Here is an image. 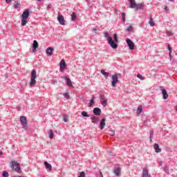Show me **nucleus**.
<instances>
[{"mask_svg":"<svg viewBox=\"0 0 177 177\" xmlns=\"http://www.w3.org/2000/svg\"><path fill=\"white\" fill-rule=\"evenodd\" d=\"M164 171L165 174H169V169L167 167H165Z\"/></svg>","mask_w":177,"mask_h":177,"instance_id":"obj_36","label":"nucleus"},{"mask_svg":"<svg viewBox=\"0 0 177 177\" xmlns=\"http://www.w3.org/2000/svg\"><path fill=\"white\" fill-rule=\"evenodd\" d=\"M110 135H111V136H114V135H115V131H113V130H111V133H110Z\"/></svg>","mask_w":177,"mask_h":177,"instance_id":"obj_41","label":"nucleus"},{"mask_svg":"<svg viewBox=\"0 0 177 177\" xmlns=\"http://www.w3.org/2000/svg\"><path fill=\"white\" fill-rule=\"evenodd\" d=\"M48 8H50V6H48Z\"/></svg>","mask_w":177,"mask_h":177,"instance_id":"obj_53","label":"nucleus"},{"mask_svg":"<svg viewBox=\"0 0 177 177\" xmlns=\"http://www.w3.org/2000/svg\"><path fill=\"white\" fill-rule=\"evenodd\" d=\"M104 37L107 38L108 44L110 45L111 48L113 49H117L118 48V45H117V44H118V36L117 34L113 35V37H111L107 32H104Z\"/></svg>","mask_w":177,"mask_h":177,"instance_id":"obj_1","label":"nucleus"},{"mask_svg":"<svg viewBox=\"0 0 177 177\" xmlns=\"http://www.w3.org/2000/svg\"><path fill=\"white\" fill-rule=\"evenodd\" d=\"M133 27L132 26H128L127 28V31H131V30H132Z\"/></svg>","mask_w":177,"mask_h":177,"instance_id":"obj_42","label":"nucleus"},{"mask_svg":"<svg viewBox=\"0 0 177 177\" xmlns=\"http://www.w3.org/2000/svg\"><path fill=\"white\" fill-rule=\"evenodd\" d=\"M6 3H10L12 0H6Z\"/></svg>","mask_w":177,"mask_h":177,"instance_id":"obj_46","label":"nucleus"},{"mask_svg":"<svg viewBox=\"0 0 177 177\" xmlns=\"http://www.w3.org/2000/svg\"><path fill=\"white\" fill-rule=\"evenodd\" d=\"M72 21H74L77 19V15H75V12H73L72 15Z\"/></svg>","mask_w":177,"mask_h":177,"instance_id":"obj_33","label":"nucleus"},{"mask_svg":"<svg viewBox=\"0 0 177 177\" xmlns=\"http://www.w3.org/2000/svg\"><path fill=\"white\" fill-rule=\"evenodd\" d=\"M142 177H151V176L149 174V170H147V169H143Z\"/></svg>","mask_w":177,"mask_h":177,"instance_id":"obj_16","label":"nucleus"},{"mask_svg":"<svg viewBox=\"0 0 177 177\" xmlns=\"http://www.w3.org/2000/svg\"><path fill=\"white\" fill-rule=\"evenodd\" d=\"M153 131H151L150 132H149V135H150V140H152V139H153Z\"/></svg>","mask_w":177,"mask_h":177,"instance_id":"obj_40","label":"nucleus"},{"mask_svg":"<svg viewBox=\"0 0 177 177\" xmlns=\"http://www.w3.org/2000/svg\"><path fill=\"white\" fill-rule=\"evenodd\" d=\"M3 153L2 151H0V156H3Z\"/></svg>","mask_w":177,"mask_h":177,"instance_id":"obj_50","label":"nucleus"},{"mask_svg":"<svg viewBox=\"0 0 177 177\" xmlns=\"http://www.w3.org/2000/svg\"><path fill=\"white\" fill-rule=\"evenodd\" d=\"M149 24L151 26V27H154L155 23H154V21L153 20V18L151 17L149 18Z\"/></svg>","mask_w":177,"mask_h":177,"instance_id":"obj_25","label":"nucleus"},{"mask_svg":"<svg viewBox=\"0 0 177 177\" xmlns=\"http://www.w3.org/2000/svg\"><path fill=\"white\" fill-rule=\"evenodd\" d=\"M38 46H39V44H38V41H37V40H34L33 44H32L33 52H35L37 50V48H38Z\"/></svg>","mask_w":177,"mask_h":177,"instance_id":"obj_17","label":"nucleus"},{"mask_svg":"<svg viewBox=\"0 0 177 177\" xmlns=\"http://www.w3.org/2000/svg\"><path fill=\"white\" fill-rule=\"evenodd\" d=\"M142 111H143V106H142V105H140L137 109V115H140V114H142Z\"/></svg>","mask_w":177,"mask_h":177,"instance_id":"obj_21","label":"nucleus"},{"mask_svg":"<svg viewBox=\"0 0 177 177\" xmlns=\"http://www.w3.org/2000/svg\"><path fill=\"white\" fill-rule=\"evenodd\" d=\"M122 21L125 22V13L124 12L122 13Z\"/></svg>","mask_w":177,"mask_h":177,"instance_id":"obj_38","label":"nucleus"},{"mask_svg":"<svg viewBox=\"0 0 177 177\" xmlns=\"http://www.w3.org/2000/svg\"><path fill=\"white\" fill-rule=\"evenodd\" d=\"M136 7V2L135 0H130V8L131 9H135Z\"/></svg>","mask_w":177,"mask_h":177,"instance_id":"obj_20","label":"nucleus"},{"mask_svg":"<svg viewBox=\"0 0 177 177\" xmlns=\"http://www.w3.org/2000/svg\"><path fill=\"white\" fill-rule=\"evenodd\" d=\"M29 17H30V10H28V9H26L24 11L21 15V19H28Z\"/></svg>","mask_w":177,"mask_h":177,"instance_id":"obj_10","label":"nucleus"},{"mask_svg":"<svg viewBox=\"0 0 177 177\" xmlns=\"http://www.w3.org/2000/svg\"><path fill=\"white\" fill-rule=\"evenodd\" d=\"M101 74H102V75H104L106 78L109 77V73L105 72L104 70L101 71Z\"/></svg>","mask_w":177,"mask_h":177,"instance_id":"obj_30","label":"nucleus"},{"mask_svg":"<svg viewBox=\"0 0 177 177\" xmlns=\"http://www.w3.org/2000/svg\"><path fill=\"white\" fill-rule=\"evenodd\" d=\"M93 32L96 33V31H97V28H93Z\"/></svg>","mask_w":177,"mask_h":177,"instance_id":"obj_45","label":"nucleus"},{"mask_svg":"<svg viewBox=\"0 0 177 177\" xmlns=\"http://www.w3.org/2000/svg\"><path fill=\"white\" fill-rule=\"evenodd\" d=\"M64 96L65 99H70V94H68V93H64Z\"/></svg>","mask_w":177,"mask_h":177,"instance_id":"obj_35","label":"nucleus"},{"mask_svg":"<svg viewBox=\"0 0 177 177\" xmlns=\"http://www.w3.org/2000/svg\"><path fill=\"white\" fill-rule=\"evenodd\" d=\"M11 165L12 168L16 171L18 174H21V169H20V164L16 160H13L11 162Z\"/></svg>","mask_w":177,"mask_h":177,"instance_id":"obj_3","label":"nucleus"},{"mask_svg":"<svg viewBox=\"0 0 177 177\" xmlns=\"http://www.w3.org/2000/svg\"><path fill=\"white\" fill-rule=\"evenodd\" d=\"M37 78V72L35 70H32L31 71V78L30 82V86H34L35 84H37V80H35Z\"/></svg>","mask_w":177,"mask_h":177,"instance_id":"obj_2","label":"nucleus"},{"mask_svg":"<svg viewBox=\"0 0 177 177\" xmlns=\"http://www.w3.org/2000/svg\"><path fill=\"white\" fill-rule=\"evenodd\" d=\"M126 42L131 50H133V49H135V43H133V41H132V40H131L129 39H127Z\"/></svg>","mask_w":177,"mask_h":177,"instance_id":"obj_8","label":"nucleus"},{"mask_svg":"<svg viewBox=\"0 0 177 177\" xmlns=\"http://www.w3.org/2000/svg\"><path fill=\"white\" fill-rule=\"evenodd\" d=\"M48 134H49V138L53 139V136H55V135L53 134V131L49 130Z\"/></svg>","mask_w":177,"mask_h":177,"instance_id":"obj_28","label":"nucleus"},{"mask_svg":"<svg viewBox=\"0 0 177 177\" xmlns=\"http://www.w3.org/2000/svg\"><path fill=\"white\" fill-rule=\"evenodd\" d=\"M3 177H9V173H8V171H3Z\"/></svg>","mask_w":177,"mask_h":177,"instance_id":"obj_37","label":"nucleus"},{"mask_svg":"<svg viewBox=\"0 0 177 177\" xmlns=\"http://www.w3.org/2000/svg\"><path fill=\"white\" fill-rule=\"evenodd\" d=\"M57 20L61 26H66V20H64V17L60 15V13L58 14Z\"/></svg>","mask_w":177,"mask_h":177,"instance_id":"obj_7","label":"nucleus"},{"mask_svg":"<svg viewBox=\"0 0 177 177\" xmlns=\"http://www.w3.org/2000/svg\"><path fill=\"white\" fill-rule=\"evenodd\" d=\"M118 75H121V74H115L112 75V82L111 85L113 86V88H115L117 84H118Z\"/></svg>","mask_w":177,"mask_h":177,"instance_id":"obj_4","label":"nucleus"},{"mask_svg":"<svg viewBox=\"0 0 177 177\" xmlns=\"http://www.w3.org/2000/svg\"><path fill=\"white\" fill-rule=\"evenodd\" d=\"M78 177H85V173L84 171L80 172V176Z\"/></svg>","mask_w":177,"mask_h":177,"instance_id":"obj_39","label":"nucleus"},{"mask_svg":"<svg viewBox=\"0 0 177 177\" xmlns=\"http://www.w3.org/2000/svg\"><path fill=\"white\" fill-rule=\"evenodd\" d=\"M153 149H154L156 153H160V151H161V149H160V146L158 145V144H154Z\"/></svg>","mask_w":177,"mask_h":177,"instance_id":"obj_19","label":"nucleus"},{"mask_svg":"<svg viewBox=\"0 0 177 177\" xmlns=\"http://www.w3.org/2000/svg\"><path fill=\"white\" fill-rule=\"evenodd\" d=\"M167 49L169 50V55L171 56V53H172V48L169 44L167 45Z\"/></svg>","mask_w":177,"mask_h":177,"instance_id":"obj_32","label":"nucleus"},{"mask_svg":"<svg viewBox=\"0 0 177 177\" xmlns=\"http://www.w3.org/2000/svg\"><path fill=\"white\" fill-rule=\"evenodd\" d=\"M82 117H91V115L88 114V112L85 111H83L82 112Z\"/></svg>","mask_w":177,"mask_h":177,"instance_id":"obj_27","label":"nucleus"},{"mask_svg":"<svg viewBox=\"0 0 177 177\" xmlns=\"http://www.w3.org/2000/svg\"><path fill=\"white\" fill-rule=\"evenodd\" d=\"M165 10L166 12L169 11V8H168L167 6H165Z\"/></svg>","mask_w":177,"mask_h":177,"instance_id":"obj_44","label":"nucleus"},{"mask_svg":"<svg viewBox=\"0 0 177 177\" xmlns=\"http://www.w3.org/2000/svg\"><path fill=\"white\" fill-rule=\"evenodd\" d=\"M92 122L93 124H96V122H97V117L96 116L92 117Z\"/></svg>","mask_w":177,"mask_h":177,"instance_id":"obj_31","label":"nucleus"},{"mask_svg":"<svg viewBox=\"0 0 177 177\" xmlns=\"http://www.w3.org/2000/svg\"><path fill=\"white\" fill-rule=\"evenodd\" d=\"M100 98L101 104H102L104 107H106V106H107V98H106L104 94L102 93H100Z\"/></svg>","mask_w":177,"mask_h":177,"instance_id":"obj_5","label":"nucleus"},{"mask_svg":"<svg viewBox=\"0 0 177 177\" xmlns=\"http://www.w3.org/2000/svg\"><path fill=\"white\" fill-rule=\"evenodd\" d=\"M38 1V2H41V1H42V0H37Z\"/></svg>","mask_w":177,"mask_h":177,"instance_id":"obj_52","label":"nucleus"},{"mask_svg":"<svg viewBox=\"0 0 177 177\" xmlns=\"http://www.w3.org/2000/svg\"><path fill=\"white\" fill-rule=\"evenodd\" d=\"M27 23H28V21H27V19H25V18H22L21 19V26L22 27H24V26H26V24H27Z\"/></svg>","mask_w":177,"mask_h":177,"instance_id":"obj_23","label":"nucleus"},{"mask_svg":"<svg viewBox=\"0 0 177 177\" xmlns=\"http://www.w3.org/2000/svg\"><path fill=\"white\" fill-rule=\"evenodd\" d=\"M44 165L46 169H48V171H52V165L49 164L48 162H44Z\"/></svg>","mask_w":177,"mask_h":177,"instance_id":"obj_22","label":"nucleus"},{"mask_svg":"<svg viewBox=\"0 0 177 177\" xmlns=\"http://www.w3.org/2000/svg\"><path fill=\"white\" fill-rule=\"evenodd\" d=\"M63 121H64V122H67L68 121V119H67V117L64 116Z\"/></svg>","mask_w":177,"mask_h":177,"instance_id":"obj_43","label":"nucleus"},{"mask_svg":"<svg viewBox=\"0 0 177 177\" xmlns=\"http://www.w3.org/2000/svg\"><path fill=\"white\" fill-rule=\"evenodd\" d=\"M95 102V97L91 99L90 102L88 103V107H92V105Z\"/></svg>","mask_w":177,"mask_h":177,"instance_id":"obj_29","label":"nucleus"},{"mask_svg":"<svg viewBox=\"0 0 177 177\" xmlns=\"http://www.w3.org/2000/svg\"><path fill=\"white\" fill-rule=\"evenodd\" d=\"M169 60H172V56L171 55V54L169 55Z\"/></svg>","mask_w":177,"mask_h":177,"instance_id":"obj_49","label":"nucleus"},{"mask_svg":"<svg viewBox=\"0 0 177 177\" xmlns=\"http://www.w3.org/2000/svg\"><path fill=\"white\" fill-rule=\"evenodd\" d=\"M160 91H162V98L164 100H167L168 99V93L167 90L164 89L162 86H160Z\"/></svg>","mask_w":177,"mask_h":177,"instance_id":"obj_9","label":"nucleus"},{"mask_svg":"<svg viewBox=\"0 0 177 177\" xmlns=\"http://www.w3.org/2000/svg\"><path fill=\"white\" fill-rule=\"evenodd\" d=\"M143 8V3H136L134 9H142Z\"/></svg>","mask_w":177,"mask_h":177,"instance_id":"obj_24","label":"nucleus"},{"mask_svg":"<svg viewBox=\"0 0 177 177\" xmlns=\"http://www.w3.org/2000/svg\"><path fill=\"white\" fill-rule=\"evenodd\" d=\"M158 167H162V162H159Z\"/></svg>","mask_w":177,"mask_h":177,"instance_id":"obj_48","label":"nucleus"},{"mask_svg":"<svg viewBox=\"0 0 177 177\" xmlns=\"http://www.w3.org/2000/svg\"><path fill=\"white\" fill-rule=\"evenodd\" d=\"M104 127H106V118H104L100 122V129H104Z\"/></svg>","mask_w":177,"mask_h":177,"instance_id":"obj_11","label":"nucleus"},{"mask_svg":"<svg viewBox=\"0 0 177 177\" xmlns=\"http://www.w3.org/2000/svg\"><path fill=\"white\" fill-rule=\"evenodd\" d=\"M46 53L52 56L53 55V48L48 47L46 50Z\"/></svg>","mask_w":177,"mask_h":177,"instance_id":"obj_18","label":"nucleus"},{"mask_svg":"<svg viewBox=\"0 0 177 177\" xmlns=\"http://www.w3.org/2000/svg\"><path fill=\"white\" fill-rule=\"evenodd\" d=\"M167 35H168L169 37H171V35H172V32H167Z\"/></svg>","mask_w":177,"mask_h":177,"instance_id":"obj_47","label":"nucleus"},{"mask_svg":"<svg viewBox=\"0 0 177 177\" xmlns=\"http://www.w3.org/2000/svg\"><path fill=\"white\" fill-rule=\"evenodd\" d=\"M138 78H139L140 80H141V81H143V80H145V77H143V75H140V74H138L137 75Z\"/></svg>","mask_w":177,"mask_h":177,"instance_id":"obj_34","label":"nucleus"},{"mask_svg":"<svg viewBox=\"0 0 177 177\" xmlns=\"http://www.w3.org/2000/svg\"><path fill=\"white\" fill-rule=\"evenodd\" d=\"M64 80L66 81V84L68 85V86H69L70 88L73 87V83L71 82V80H70V78L64 77Z\"/></svg>","mask_w":177,"mask_h":177,"instance_id":"obj_15","label":"nucleus"},{"mask_svg":"<svg viewBox=\"0 0 177 177\" xmlns=\"http://www.w3.org/2000/svg\"><path fill=\"white\" fill-rule=\"evenodd\" d=\"M21 5L20 3L15 1L14 3V8L15 9H19V8H20Z\"/></svg>","mask_w":177,"mask_h":177,"instance_id":"obj_26","label":"nucleus"},{"mask_svg":"<svg viewBox=\"0 0 177 177\" xmlns=\"http://www.w3.org/2000/svg\"><path fill=\"white\" fill-rule=\"evenodd\" d=\"M20 121L23 128L27 131V118L25 116H21Z\"/></svg>","mask_w":177,"mask_h":177,"instance_id":"obj_6","label":"nucleus"},{"mask_svg":"<svg viewBox=\"0 0 177 177\" xmlns=\"http://www.w3.org/2000/svg\"><path fill=\"white\" fill-rule=\"evenodd\" d=\"M93 113L95 115H100V114H102V110L100 108L96 107L93 109Z\"/></svg>","mask_w":177,"mask_h":177,"instance_id":"obj_13","label":"nucleus"},{"mask_svg":"<svg viewBox=\"0 0 177 177\" xmlns=\"http://www.w3.org/2000/svg\"><path fill=\"white\" fill-rule=\"evenodd\" d=\"M100 175H101L102 177H103V175H102V172H100Z\"/></svg>","mask_w":177,"mask_h":177,"instance_id":"obj_51","label":"nucleus"},{"mask_svg":"<svg viewBox=\"0 0 177 177\" xmlns=\"http://www.w3.org/2000/svg\"><path fill=\"white\" fill-rule=\"evenodd\" d=\"M60 71H63V70L66 69V61L64 59H62L59 62Z\"/></svg>","mask_w":177,"mask_h":177,"instance_id":"obj_12","label":"nucleus"},{"mask_svg":"<svg viewBox=\"0 0 177 177\" xmlns=\"http://www.w3.org/2000/svg\"><path fill=\"white\" fill-rule=\"evenodd\" d=\"M113 173L117 176H121V168L120 167L115 168V169L113 170Z\"/></svg>","mask_w":177,"mask_h":177,"instance_id":"obj_14","label":"nucleus"},{"mask_svg":"<svg viewBox=\"0 0 177 177\" xmlns=\"http://www.w3.org/2000/svg\"><path fill=\"white\" fill-rule=\"evenodd\" d=\"M176 111H177V106H176Z\"/></svg>","mask_w":177,"mask_h":177,"instance_id":"obj_54","label":"nucleus"}]
</instances>
